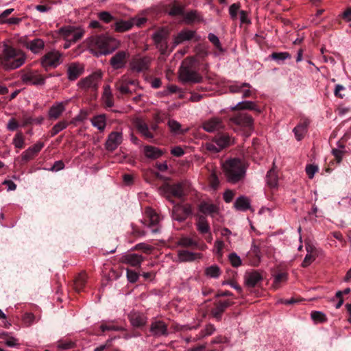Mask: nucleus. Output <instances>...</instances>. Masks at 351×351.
<instances>
[{"instance_id":"nucleus-11","label":"nucleus","mask_w":351,"mask_h":351,"mask_svg":"<svg viewBox=\"0 0 351 351\" xmlns=\"http://www.w3.org/2000/svg\"><path fill=\"white\" fill-rule=\"evenodd\" d=\"M202 127L206 132L214 133L223 130L225 128V124L221 118L213 117L203 121Z\"/></svg>"},{"instance_id":"nucleus-45","label":"nucleus","mask_w":351,"mask_h":351,"mask_svg":"<svg viewBox=\"0 0 351 351\" xmlns=\"http://www.w3.org/2000/svg\"><path fill=\"white\" fill-rule=\"evenodd\" d=\"M68 126V123L65 121H62L53 125L51 130V136H54L60 132L62 131Z\"/></svg>"},{"instance_id":"nucleus-15","label":"nucleus","mask_w":351,"mask_h":351,"mask_svg":"<svg viewBox=\"0 0 351 351\" xmlns=\"http://www.w3.org/2000/svg\"><path fill=\"white\" fill-rule=\"evenodd\" d=\"M22 82L27 85H43L45 80L37 71H30L21 76Z\"/></svg>"},{"instance_id":"nucleus-31","label":"nucleus","mask_w":351,"mask_h":351,"mask_svg":"<svg viewBox=\"0 0 351 351\" xmlns=\"http://www.w3.org/2000/svg\"><path fill=\"white\" fill-rule=\"evenodd\" d=\"M308 124V121H304L293 128V132L297 141H300L304 138L307 132Z\"/></svg>"},{"instance_id":"nucleus-58","label":"nucleus","mask_w":351,"mask_h":351,"mask_svg":"<svg viewBox=\"0 0 351 351\" xmlns=\"http://www.w3.org/2000/svg\"><path fill=\"white\" fill-rule=\"evenodd\" d=\"M99 19L105 23H109L113 20V16L108 12H101L98 14Z\"/></svg>"},{"instance_id":"nucleus-59","label":"nucleus","mask_w":351,"mask_h":351,"mask_svg":"<svg viewBox=\"0 0 351 351\" xmlns=\"http://www.w3.org/2000/svg\"><path fill=\"white\" fill-rule=\"evenodd\" d=\"M224 243L221 240H217L214 245V252L219 256H222V250Z\"/></svg>"},{"instance_id":"nucleus-23","label":"nucleus","mask_w":351,"mask_h":351,"mask_svg":"<svg viewBox=\"0 0 351 351\" xmlns=\"http://www.w3.org/2000/svg\"><path fill=\"white\" fill-rule=\"evenodd\" d=\"M43 147L44 143L42 142H38L34 145L29 147L22 153V160L25 162L30 160L43 149Z\"/></svg>"},{"instance_id":"nucleus-62","label":"nucleus","mask_w":351,"mask_h":351,"mask_svg":"<svg viewBox=\"0 0 351 351\" xmlns=\"http://www.w3.org/2000/svg\"><path fill=\"white\" fill-rule=\"evenodd\" d=\"M5 343L7 346L10 348H15L19 346V340L14 337H8L5 339Z\"/></svg>"},{"instance_id":"nucleus-3","label":"nucleus","mask_w":351,"mask_h":351,"mask_svg":"<svg viewBox=\"0 0 351 351\" xmlns=\"http://www.w3.org/2000/svg\"><path fill=\"white\" fill-rule=\"evenodd\" d=\"M222 166L229 182L237 183L242 180L245 176V167L243 162L238 158L227 160Z\"/></svg>"},{"instance_id":"nucleus-38","label":"nucleus","mask_w":351,"mask_h":351,"mask_svg":"<svg viewBox=\"0 0 351 351\" xmlns=\"http://www.w3.org/2000/svg\"><path fill=\"white\" fill-rule=\"evenodd\" d=\"M234 208L239 211H246L250 208V201L245 196L239 197L234 202Z\"/></svg>"},{"instance_id":"nucleus-22","label":"nucleus","mask_w":351,"mask_h":351,"mask_svg":"<svg viewBox=\"0 0 351 351\" xmlns=\"http://www.w3.org/2000/svg\"><path fill=\"white\" fill-rule=\"evenodd\" d=\"M143 260L144 258L141 255L134 253L125 254L121 257V263L132 267H139Z\"/></svg>"},{"instance_id":"nucleus-63","label":"nucleus","mask_w":351,"mask_h":351,"mask_svg":"<svg viewBox=\"0 0 351 351\" xmlns=\"http://www.w3.org/2000/svg\"><path fill=\"white\" fill-rule=\"evenodd\" d=\"M240 5L239 3H233L229 8V13L232 19H234L237 16V12L239 10Z\"/></svg>"},{"instance_id":"nucleus-30","label":"nucleus","mask_w":351,"mask_h":351,"mask_svg":"<svg viewBox=\"0 0 351 351\" xmlns=\"http://www.w3.org/2000/svg\"><path fill=\"white\" fill-rule=\"evenodd\" d=\"M306 250L307 252L306 255L304 257V259L302 263V266L304 267H308L310 265L315 259L316 256L317 255V249L310 245L306 246Z\"/></svg>"},{"instance_id":"nucleus-49","label":"nucleus","mask_w":351,"mask_h":351,"mask_svg":"<svg viewBox=\"0 0 351 351\" xmlns=\"http://www.w3.org/2000/svg\"><path fill=\"white\" fill-rule=\"evenodd\" d=\"M209 183L213 189H216L219 185V180L218 178L217 172L215 170H213L210 175Z\"/></svg>"},{"instance_id":"nucleus-13","label":"nucleus","mask_w":351,"mask_h":351,"mask_svg":"<svg viewBox=\"0 0 351 351\" xmlns=\"http://www.w3.org/2000/svg\"><path fill=\"white\" fill-rule=\"evenodd\" d=\"M191 214V207L190 205L177 204L173 206L171 217L173 220L182 221Z\"/></svg>"},{"instance_id":"nucleus-46","label":"nucleus","mask_w":351,"mask_h":351,"mask_svg":"<svg viewBox=\"0 0 351 351\" xmlns=\"http://www.w3.org/2000/svg\"><path fill=\"white\" fill-rule=\"evenodd\" d=\"M271 59L278 62H280L282 61H284L287 59H289L291 58V56L287 52H280V53H272L270 55Z\"/></svg>"},{"instance_id":"nucleus-25","label":"nucleus","mask_w":351,"mask_h":351,"mask_svg":"<svg viewBox=\"0 0 351 351\" xmlns=\"http://www.w3.org/2000/svg\"><path fill=\"white\" fill-rule=\"evenodd\" d=\"M150 332L154 337H160L167 335V327L162 321L153 322L150 326Z\"/></svg>"},{"instance_id":"nucleus-47","label":"nucleus","mask_w":351,"mask_h":351,"mask_svg":"<svg viewBox=\"0 0 351 351\" xmlns=\"http://www.w3.org/2000/svg\"><path fill=\"white\" fill-rule=\"evenodd\" d=\"M228 260L234 267H238L242 264L240 256L235 252H232L228 255Z\"/></svg>"},{"instance_id":"nucleus-56","label":"nucleus","mask_w":351,"mask_h":351,"mask_svg":"<svg viewBox=\"0 0 351 351\" xmlns=\"http://www.w3.org/2000/svg\"><path fill=\"white\" fill-rule=\"evenodd\" d=\"M35 316L31 313H25L23 317V321L27 326L32 325L35 322Z\"/></svg>"},{"instance_id":"nucleus-7","label":"nucleus","mask_w":351,"mask_h":351,"mask_svg":"<svg viewBox=\"0 0 351 351\" xmlns=\"http://www.w3.org/2000/svg\"><path fill=\"white\" fill-rule=\"evenodd\" d=\"M63 62V55L59 51L53 49L47 52L41 60L42 66L46 69L56 68Z\"/></svg>"},{"instance_id":"nucleus-17","label":"nucleus","mask_w":351,"mask_h":351,"mask_svg":"<svg viewBox=\"0 0 351 351\" xmlns=\"http://www.w3.org/2000/svg\"><path fill=\"white\" fill-rule=\"evenodd\" d=\"M203 254L202 253L193 252L186 250H180L178 251V261L180 263L193 262L202 259Z\"/></svg>"},{"instance_id":"nucleus-53","label":"nucleus","mask_w":351,"mask_h":351,"mask_svg":"<svg viewBox=\"0 0 351 351\" xmlns=\"http://www.w3.org/2000/svg\"><path fill=\"white\" fill-rule=\"evenodd\" d=\"M287 278V274L285 273H279L274 276V288H278L280 283L284 281H286Z\"/></svg>"},{"instance_id":"nucleus-36","label":"nucleus","mask_w":351,"mask_h":351,"mask_svg":"<svg viewBox=\"0 0 351 351\" xmlns=\"http://www.w3.org/2000/svg\"><path fill=\"white\" fill-rule=\"evenodd\" d=\"M132 27V23L130 19L129 20H117L114 23L113 28L117 32H124L131 29Z\"/></svg>"},{"instance_id":"nucleus-39","label":"nucleus","mask_w":351,"mask_h":351,"mask_svg":"<svg viewBox=\"0 0 351 351\" xmlns=\"http://www.w3.org/2000/svg\"><path fill=\"white\" fill-rule=\"evenodd\" d=\"M45 46L44 41L40 38H36L27 43V47L34 53L40 52Z\"/></svg>"},{"instance_id":"nucleus-18","label":"nucleus","mask_w":351,"mask_h":351,"mask_svg":"<svg viewBox=\"0 0 351 351\" xmlns=\"http://www.w3.org/2000/svg\"><path fill=\"white\" fill-rule=\"evenodd\" d=\"M177 245L180 247H191L202 251H204L207 248L206 245L204 243H199L197 241L189 237H180L177 242Z\"/></svg>"},{"instance_id":"nucleus-52","label":"nucleus","mask_w":351,"mask_h":351,"mask_svg":"<svg viewBox=\"0 0 351 351\" xmlns=\"http://www.w3.org/2000/svg\"><path fill=\"white\" fill-rule=\"evenodd\" d=\"M345 151V147L344 145L339 146L337 149H333L332 151V154L335 157V158L337 160L338 162H340L342 160L343 154Z\"/></svg>"},{"instance_id":"nucleus-24","label":"nucleus","mask_w":351,"mask_h":351,"mask_svg":"<svg viewBox=\"0 0 351 351\" xmlns=\"http://www.w3.org/2000/svg\"><path fill=\"white\" fill-rule=\"evenodd\" d=\"M195 31L190 29H184L180 32L177 35L173 37V45L176 47L178 45L191 40L195 36Z\"/></svg>"},{"instance_id":"nucleus-5","label":"nucleus","mask_w":351,"mask_h":351,"mask_svg":"<svg viewBox=\"0 0 351 351\" xmlns=\"http://www.w3.org/2000/svg\"><path fill=\"white\" fill-rule=\"evenodd\" d=\"M233 142V138L229 134H221L206 143L205 148L210 153L216 154L230 146Z\"/></svg>"},{"instance_id":"nucleus-8","label":"nucleus","mask_w":351,"mask_h":351,"mask_svg":"<svg viewBox=\"0 0 351 351\" xmlns=\"http://www.w3.org/2000/svg\"><path fill=\"white\" fill-rule=\"evenodd\" d=\"M169 34V30L166 27H162L152 34V37L156 47L162 54H165L167 52L168 48L167 38Z\"/></svg>"},{"instance_id":"nucleus-27","label":"nucleus","mask_w":351,"mask_h":351,"mask_svg":"<svg viewBox=\"0 0 351 351\" xmlns=\"http://www.w3.org/2000/svg\"><path fill=\"white\" fill-rule=\"evenodd\" d=\"M129 319L132 326L136 328L145 326L147 320L145 315L137 312H132L129 315Z\"/></svg>"},{"instance_id":"nucleus-44","label":"nucleus","mask_w":351,"mask_h":351,"mask_svg":"<svg viewBox=\"0 0 351 351\" xmlns=\"http://www.w3.org/2000/svg\"><path fill=\"white\" fill-rule=\"evenodd\" d=\"M115 87L116 89L121 94H128L132 93V90L129 88V85L125 83L122 77L116 82Z\"/></svg>"},{"instance_id":"nucleus-29","label":"nucleus","mask_w":351,"mask_h":351,"mask_svg":"<svg viewBox=\"0 0 351 351\" xmlns=\"http://www.w3.org/2000/svg\"><path fill=\"white\" fill-rule=\"evenodd\" d=\"M66 102L55 103L49 109V117L51 119H57L65 110Z\"/></svg>"},{"instance_id":"nucleus-48","label":"nucleus","mask_w":351,"mask_h":351,"mask_svg":"<svg viewBox=\"0 0 351 351\" xmlns=\"http://www.w3.org/2000/svg\"><path fill=\"white\" fill-rule=\"evenodd\" d=\"M12 143L16 148L21 149L24 147L25 141L21 132H18L14 137Z\"/></svg>"},{"instance_id":"nucleus-50","label":"nucleus","mask_w":351,"mask_h":351,"mask_svg":"<svg viewBox=\"0 0 351 351\" xmlns=\"http://www.w3.org/2000/svg\"><path fill=\"white\" fill-rule=\"evenodd\" d=\"M319 168L315 165H307L305 168L306 173L308 178H313L315 174L318 171Z\"/></svg>"},{"instance_id":"nucleus-6","label":"nucleus","mask_w":351,"mask_h":351,"mask_svg":"<svg viewBox=\"0 0 351 351\" xmlns=\"http://www.w3.org/2000/svg\"><path fill=\"white\" fill-rule=\"evenodd\" d=\"M160 193L164 195L170 202L174 204L171 199L172 197L179 199L186 195V185L184 183H177L175 184H165L160 188Z\"/></svg>"},{"instance_id":"nucleus-37","label":"nucleus","mask_w":351,"mask_h":351,"mask_svg":"<svg viewBox=\"0 0 351 351\" xmlns=\"http://www.w3.org/2000/svg\"><path fill=\"white\" fill-rule=\"evenodd\" d=\"M144 154L148 158L157 159L162 155L163 152L158 147L147 145L144 147Z\"/></svg>"},{"instance_id":"nucleus-14","label":"nucleus","mask_w":351,"mask_h":351,"mask_svg":"<svg viewBox=\"0 0 351 351\" xmlns=\"http://www.w3.org/2000/svg\"><path fill=\"white\" fill-rule=\"evenodd\" d=\"M151 62V58L147 56L135 57L130 62L131 69L137 73L144 72L148 70Z\"/></svg>"},{"instance_id":"nucleus-57","label":"nucleus","mask_w":351,"mask_h":351,"mask_svg":"<svg viewBox=\"0 0 351 351\" xmlns=\"http://www.w3.org/2000/svg\"><path fill=\"white\" fill-rule=\"evenodd\" d=\"M83 36V32L80 29H74L72 32L71 37H69V40L72 41V43H75L78 40H80Z\"/></svg>"},{"instance_id":"nucleus-21","label":"nucleus","mask_w":351,"mask_h":351,"mask_svg":"<svg viewBox=\"0 0 351 351\" xmlns=\"http://www.w3.org/2000/svg\"><path fill=\"white\" fill-rule=\"evenodd\" d=\"M123 141L122 133L119 132H111L106 141V147L109 151H113Z\"/></svg>"},{"instance_id":"nucleus-12","label":"nucleus","mask_w":351,"mask_h":351,"mask_svg":"<svg viewBox=\"0 0 351 351\" xmlns=\"http://www.w3.org/2000/svg\"><path fill=\"white\" fill-rule=\"evenodd\" d=\"M101 79L100 73H95L78 82V86L84 90H97L99 83Z\"/></svg>"},{"instance_id":"nucleus-9","label":"nucleus","mask_w":351,"mask_h":351,"mask_svg":"<svg viewBox=\"0 0 351 351\" xmlns=\"http://www.w3.org/2000/svg\"><path fill=\"white\" fill-rule=\"evenodd\" d=\"M230 121L238 128L245 130L247 135H249V133L253 128L254 120L252 117L247 113H239L232 117L230 119Z\"/></svg>"},{"instance_id":"nucleus-55","label":"nucleus","mask_w":351,"mask_h":351,"mask_svg":"<svg viewBox=\"0 0 351 351\" xmlns=\"http://www.w3.org/2000/svg\"><path fill=\"white\" fill-rule=\"evenodd\" d=\"M74 346V343L71 341H59L57 347L60 350H68Z\"/></svg>"},{"instance_id":"nucleus-35","label":"nucleus","mask_w":351,"mask_h":351,"mask_svg":"<svg viewBox=\"0 0 351 351\" xmlns=\"http://www.w3.org/2000/svg\"><path fill=\"white\" fill-rule=\"evenodd\" d=\"M167 125L171 132L175 135L185 134L189 130L187 128H183L179 122L173 119H169L168 121Z\"/></svg>"},{"instance_id":"nucleus-54","label":"nucleus","mask_w":351,"mask_h":351,"mask_svg":"<svg viewBox=\"0 0 351 351\" xmlns=\"http://www.w3.org/2000/svg\"><path fill=\"white\" fill-rule=\"evenodd\" d=\"M208 38L209 41L212 43L217 49L222 50L219 39L215 34L209 33Z\"/></svg>"},{"instance_id":"nucleus-16","label":"nucleus","mask_w":351,"mask_h":351,"mask_svg":"<svg viewBox=\"0 0 351 351\" xmlns=\"http://www.w3.org/2000/svg\"><path fill=\"white\" fill-rule=\"evenodd\" d=\"M145 215L149 219V227L153 234H156L160 231L158 223L160 221V217L151 208H147L145 210Z\"/></svg>"},{"instance_id":"nucleus-28","label":"nucleus","mask_w":351,"mask_h":351,"mask_svg":"<svg viewBox=\"0 0 351 351\" xmlns=\"http://www.w3.org/2000/svg\"><path fill=\"white\" fill-rule=\"evenodd\" d=\"M251 110L256 112L257 113L261 112V109L256 106V104L252 101H242L239 102L237 105L230 107V110Z\"/></svg>"},{"instance_id":"nucleus-43","label":"nucleus","mask_w":351,"mask_h":351,"mask_svg":"<svg viewBox=\"0 0 351 351\" xmlns=\"http://www.w3.org/2000/svg\"><path fill=\"white\" fill-rule=\"evenodd\" d=\"M266 181L268 186L271 188H276L278 186V178L276 171L274 169H270L266 176Z\"/></svg>"},{"instance_id":"nucleus-26","label":"nucleus","mask_w":351,"mask_h":351,"mask_svg":"<svg viewBox=\"0 0 351 351\" xmlns=\"http://www.w3.org/2000/svg\"><path fill=\"white\" fill-rule=\"evenodd\" d=\"M134 125L141 134L147 139H153L154 135L150 132L147 124L141 119L137 118L134 121Z\"/></svg>"},{"instance_id":"nucleus-4","label":"nucleus","mask_w":351,"mask_h":351,"mask_svg":"<svg viewBox=\"0 0 351 351\" xmlns=\"http://www.w3.org/2000/svg\"><path fill=\"white\" fill-rule=\"evenodd\" d=\"M195 60L193 58L184 59L179 69V78L185 83H199L202 77L197 71Z\"/></svg>"},{"instance_id":"nucleus-60","label":"nucleus","mask_w":351,"mask_h":351,"mask_svg":"<svg viewBox=\"0 0 351 351\" xmlns=\"http://www.w3.org/2000/svg\"><path fill=\"white\" fill-rule=\"evenodd\" d=\"M74 29H75L74 27H71V26L64 27H62L60 29V32L65 37V39L69 40V37H71Z\"/></svg>"},{"instance_id":"nucleus-19","label":"nucleus","mask_w":351,"mask_h":351,"mask_svg":"<svg viewBox=\"0 0 351 351\" xmlns=\"http://www.w3.org/2000/svg\"><path fill=\"white\" fill-rule=\"evenodd\" d=\"M129 53L126 51H119L116 53L110 59V64L115 69L124 67Z\"/></svg>"},{"instance_id":"nucleus-64","label":"nucleus","mask_w":351,"mask_h":351,"mask_svg":"<svg viewBox=\"0 0 351 351\" xmlns=\"http://www.w3.org/2000/svg\"><path fill=\"white\" fill-rule=\"evenodd\" d=\"M325 317V315L320 311H314L311 313V318L316 322H324Z\"/></svg>"},{"instance_id":"nucleus-40","label":"nucleus","mask_w":351,"mask_h":351,"mask_svg":"<svg viewBox=\"0 0 351 351\" xmlns=\"http://www.w3.org/2000/svg\"><path fill=\"white\" fill-rule=\"evenodd\" d=\"M199 210L201 213L210 215L212 217L217 213V207L213 204H209L207 202H202L199 204Z\"/></svg>"},{"instance_id":"nucleus-42","label":"nucleus","mask_w":351,"mask_h":351,"mask_svg":"<svg viewBox=\"0 0 351 351\" xmlns=\"http://www.w3.org/2000/svg\"><path fill=\"white\" fill-rule=\"evenodd\" d=\"M221 274V269L217 265H212L205 269V275L208 278H218Z\"/></svg>"},{"instance_id":"nucleus-10","label":"nucleus","mask_w":351,"mask_h":351,"mask_svg":"<svg viewBox=\"0 0 351 351\" xmlns=\"http://www.w3.org/2000/svg\"><path fill=\"white\" fill-rule=\"evenodd\" d=\"M229 90L232 93H241L244 98L253 97L256 93V89L246 82H235L230 85Z\"/></svg>"},{"instance_id":"nucleus-32","label":"nucleus","mask_w":351,"mask_h":351,"mask_svg":"<svg viewBox=\"0 0 351 351\" xmlns=\"http://www.w3.org/2000/svg\"><path fill=\"white\" fill-rule=\"evenodd\" d=\"M262 279L261 274L257 271L247 273L245 275V282L250 287H255Z\"/></svg>"},{"instance_id":"nucleus-20","label":"nucleus","mask_w":351,"mask_h":351,"mask_svg":"<svg viewBox=\"0 0 351 351\" xmlns=\"http://www.w3.org/2000/svg\"><path fill=\"white\" fill-rule=\"evenodd\" d=\"M84 66L79 62H71L67 66V77L70 81H74L84 72Z\"/></svg>"},{"instance_id":"nucleus-1","label":"nucleus","mask_w":351,"mask_h":351,"mask_svg":"<svg viewBox=\"0 0 351 351\" xmlns=\"http://www.w3.org/2000/svg\"><path fill=\"white\" fill-rule=\"evenodd\" d=\"M88 45L92 52L96 56L107 55L112 53L118 47V41L107 35H96L88 40Z\"/></svg>"},{"instance_id":"nucleus-2","label":"nucleus","mask_w":351,"mask_h":351,"mask_svg":"<svg viewBox=\"0 0 351 351\" xmlns=\"http://www.w3.org/2000/svg\"><path fill=\"white\" fill-rule=\"evenodd\" d=\"M25 61V56L21 51L4 43L0 53V64L6 70L16 69L21 66Z\"/></svg>"},{"instance_id":"nucleus-51","label":"nucleus","mask_w":351,"mask_h":351,"mask_svg":"<svg viewBox=\"0 0 351 351\" xmlns=\"http://www.w3.org/2000/svg\"><path fill=\"white\" fill-rule=\"evenodd\" d=\"M215 331V328L213 324H208L205 328L201 332L199 338H204L213 334Z\"/></svg>"},{"instance_id":"nucleus-41","label":"nucleus","mask_w":351,"mask_h":351,"mask_svg":"<svg viewBox=\"0 0 351 351\" xmlns=\"http://www.w3.org/2000/svg\"><path fill=\"white\" fill-rule=\"evenodd\" d=\"M197 229L201 234L210 232V226L205 217L200 215L196 223Z\"/></svg>"},{"instance_id":"nucleus-61","label":"nucleus","mask_w":351,"mask_h":351,"mask_svg":"<svg viewBox=\"0 0 351 351\" xmlns=\"http://www.w3.org/2000/svg\"><path fill=\"white\" fill-rule=\"evenodd\" d=\"M127 278L130 282H136L138 279V274L134 271L127 269Z\"/></svg>"},{"instance_id":"nucleus-34","label":"nucleus","mask_w":351,"mask_h":351,"mask_svg":"<svg viewBox=\"0 0 351 351\" xmlns=\"http://www.w3.org/2000/svg\"><path fill=\"white\" fill-rule=\"evenodd\" d=\"M186 23L191 24L203 21V18L197 10H191L183 15Z\"/></svg>"},{"instance_id":"nucleus-33","label":"nucleus","mask_w":351,"mask_h":351,"mask_svg":"<svg viewBox=\"0 0 351 351\" xmlns=\"http://www.w3.org/2000/svg\"><path fill=\"white\" fill-rule=\"evenodd\" d=\"M90 122L99 131H104L106 126V117L104 114L94 116Z\"/></svg>"}]
</instances>
